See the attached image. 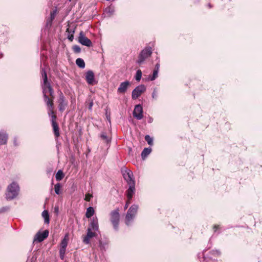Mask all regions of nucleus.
<instances>
[{"mask_svg":"<svg viewBox=\"0 0 262 262\" xmlns=\"http://www.w3.org/2000/svg\"><path fill=\"white\" fill-rule=\"evenodd\" d=\"M60 188H61V185H60V184L59 183H57L55 185V187H54L55 191V193L57 194H60Z\"/></svg>","mask_w":262,"mask_h":262,"instance_id":"nucleus-29","label":"nucleus"},{"mask_svg":"<svg viewBox=\"0 0 262 262\" xmlns=\"http://www.w3.org/2000/svg\"><path fill=\"white\" fill-rule=\"evenodd\" d=\"M146 90V88L144 85H140L137 86L132 92V98L136 99L138 98Z\"/></svg>","mask_w":262,"mask_h":262,"instance_id":"nucleus-8","label":"nucleus"},{"mask_svg":"<svg viewBox=\"0 0 262 262\" xmlns=\"http://www.w3.org/2000/svg\"><path fill=\"white\" fill-rule=\"evenodd\" d=\"M129 84L130 83L128 81L121 83L117 90L118 93L122 94L124 93L126 91Z\"/></svg>","mask_w":262,"mask_h":262,"instance_id":"nucleus-16","label":"nucleus"},{"mask_svg":"<svg viewBox=\"0 0 262 262\" xmlns=\"http://www.w3.org/2000/svg\"><path fill=\"white\" fill-rule=\"evenodd\" d=\"M160 68V64L159 63H157L155 66V70L153 72V74L152 77L150 78V80L153 81L158 76V73L159 72Z\"/></svg>","mask_w":262,"mask_h":262,"instance_id":"nucleus-19","label":"nucleus"},{"mask_svg":"<svg viewBox=\"0 0 262 262\" xmlns=\"http://www.w3.org/2000/svg\"><path fill=\"white\" fill-rule=\"evenodd\" d=\"M68 38L71 41H73L74 39V34H68Z\"/></svg>","mask_w":262,"mask_h":262,"instance_id":"nucleus-35","label":"nucleus"},{"mask_svg":"<svg viewBox=\"0 0 262 262\" xmlns=\"http://www.w3.org/2000/svg\"><path fill=\"white\" fill-rule=\"evenodd\" d=\"M93 195L91 194L88 193L85 195L84 200L86 201H90Z\"/></svg>","mask_w":262,"mask_h":262,"instance_id":"nucleus-33","label":"nucleus"},{"mask_svg":"<svg viewBox=\"0 0 262 262\" xmlns=\"http://www.w3.org/2000/svg\"><path fill=\"white\" fill-rule=\"evenodd\" d=\"M49 235V231L47 230L43 231L42 233L38 232L36 234L34 238V242H41Z\"/></svg>","mask_w":262,"mask_h":262,"instance_id":"nucleus-11","label":"nucleus"},{"mask_svg":"<svg viewBox=\"0 0 262 262\" xmlns=\"http://www.w3.org/2000/svg\"><path fill=\"white\" fill-rule=\"evenodd\" d=\"M8 135L5 133H0V144L4 145L7 143Z\"/></svg>","mask_w":262,"mask_h":262,"instance_id":"nucleus-18","label":"nucleus"},{"mask_svg":"<svg viewBox=\"0 0 262 262\" xmlns=\"http://www.w3.org/2000/svg\"><path fill=\"white\" fill-rule=\"evenodd\" d=\"M111 222L113 225L114 228L117 230L118 229L120 214L118 209L112 211L111 212Z\"/></svg>","mask_w":262,"mask_h":262,"instance_id":"nucleus-5","label":"nucleus"},{"mask_svg":"<svg viewBox=\"0 0 262 262\" xmlns=\"http://www.w3.org/2000/svg\"><path fill=\"white\" fill-rule=\"evenodd\" d=\"M138 209V206L133 205L128 210L125 216V224L129 226L134 219Z\"/></svg>","mask_w":262,"mask_h":262,"instance_id":"nucleus-3","label":"nucleus"},{"mask_svg":"<svg viewBox=\"0 0 262 262\" xmlns=\"http://www.w3.org/2000/svg\"><path fill=\"white\" fill-rule=\"evenodd\" d=\"M130 203V200H128V199H127V200L126 202V204H127V205H129V204Z\"/></svg>","mask_w":262,"mask_h":262,"instance_id":"nucleus-38","label":"nucleus"},{"mask_svg":"<svg viewBox=\"0 0 262 262\" xmlns=\"http://www.w3.org/2000/svg\"><path fill=\"white\" fill-rule=\"evenodd\" d=\"M156 96H157V95L156 94V92L154 91L152 93V97L154 98L156 97Z\"/></svg>","mask_w":262,"mask_h":262,"instance_id":"nucleus-37","label":"nucleus"},{"mask_svg":"<svg viewBox=\"0 0 262 262\" xmlns=\"http://www.w3.org/2000/svg\"><path fill=\"white\" fill-rule=\"evenodd\" d=\"M55 212H56L57 213H58V207H55Z\"/></svg>","mask_w":262,"mask_h":262,"instance_id":"nucleus-36","label":"nucleus"},{"mask_svg":"<svg viewBox=\"0 0 262 262\" xmlns=\"http://www.w3.org/2000/svg\"><path fill=\"white\" fill-rule=\"evenodd\" d=\"M42 216L44 218L45 223L48 224L50 221L48 211L47 210H44L42 213Z\"/></svg>","mask_w":262,"mask_h":262,"instance_id":"nucleus-23","label":"nucleus"},{"mask_svg":"<svg viewBox=\"0 0 262 262\" xmlns=\"http://www.w3.org/2000/svg\"><path fill=\"white\" fill-rule=\"evenodd\" d=\"M55 14H56V12L54 11L51 12L50 19V20H48V21H47L48 25L49 24L50 26L51 25L52 21L55 18Z\"/></svg>","mask_w":262,"mask_h":262,"instance_id":"nucleus-26","label":"nucleus"},{"mask_svg":"<svg viewBox=\"0 0 262 262\" xmlns=\"http://www.w3.org/2000/svg\"><path fill=\"white\" fill-rule=\"evenodd\" d=\"M69 241V236L68 234H67L63 239L61 241L60 243V248L59 250V255L60 258L63 260L64 257V254L66 252V248L68 245V243Z\"/></svg>","mask_w":262,"mask_h":262,"instance_id":"nucleus-6","label":"nucleus"},{"mask_svg":"<svg viewBox=\"0 0 262 262\" xmlns=\"http://www.w3.org/2000/svg\"><path fill=\"white\" fill-rule=\"evenodd\" d=\"M89 228H91V231H98L99 229L98 227V219L97 217H93V220H92L91 224H90V227Z\"/></svg>","mask_w":262,"mask_h":262,"instance_id":"nucleus-17","label":"nucleus"},{"mask_svg":"<svg viewBox=\"0 0 262 262\" xmlns=\"http://www.w3.org/2000/svg\"><path fill=\"white\" fill-rule=\"evenodd\" d=\"M215 253H216V254H220V253H219V252H218V251H215Z\"/></svg>","mask_w":262,"mask_h":262,"instance_id":"nucleus-44","label":"nucleus"},{"mask_svg":"<svg viewBox=\"0 0 262 262\" xmlns=\"http://www.w3.org/2000/svg\"><path fill=\"white\" fill-rule=\"evenodd\" d=\"M111 8L110 7H108L106 9V11H107L108 10V12H111ZM113 11V10L111 11V12Z\"/></svg>","mask_w":262,"mask_h":262,"instance_id":"nucleus-39","label":"nucleus"},{"mask_svg":"<svg viewBox=\"0 0 262 262\" xmlns=\"http://www.w3.org/2000/svg\"><path fill=\"white\" fill-rule=\"evenodd\" d=\"M73 50L74 52L76 53H78L80 52V51H81L80 48L77 45L74 46L73 47Z\"/></svg>","mask_w":262,"mask_h":262,"instance_id":"nucleus-30","label":"nucleus"},{"mask_svg":"<svg viewBox=\"0 0 262 262\" xmlns=\"http://www.w3.org/2000/svg\"><path fill=\"white\" fill-rule=\"evenodd\" d=\"M128 207V205H127V204H125V206H124V209H126Z\"/></svg>","mask_w":262,"mask_h":262,"instance_id":"nucleus-40","label":"nucleus"},{"mask_svg":"<svg viewBox=\"0 0 262 262\" xmlns=\"http://www.w3.org/2000/svg\"><path fill=\"white\" fill-rule=\"evenodd\" d=\"M78 41L81 45L90 47L92 46V42L90 39L86 37L83 34L82 31H81L78 36Z\"/></svg>","mask_w":262,"mask_h":262,"instance_id":"nucleus-7","label":"nucleus"},{"mask_svg":"<svg viewBox=\"0 0 262 262\" xmlns=\"http://www.w3.org/2000/svg\"><path fill=\"white\" fill-rule=\"evenodd\" d=\"M96 233L91 231V228H88L87 230V234L83 238V242L84 244H89L90 243V238L95 236Z\"/></svg>","mask_w":262,"mask_h":262,"instance_id":"nucleus-15","label":"nucleus"},{"mask_svg":"<svg viewBox=\"0 0 262 262\" xmlns=\"http://www.w3.org/2000/svg\"><path fill=\"white\" fill-rule=\"evenodd\" d=\"M141 77H142V72L140 70H138L136 72V77H135L136 80L137 81H139L141 80Z\"/></svg>","mask_w":262,"mask_h":262,"instance_id":"nucleus-27","label":"nucleus"},{"mask_svg":"<svg viewBox=\"0 0 262 262\" xmlns=\"http://www.w3.org/2000/svg\"><path fill=\"white\" fill-rule=\"evenodd\" d=\"M85 79L90 85H93L97 83V81L95 79L94 73L91 70H89L85 73Z\"/></svg>","mask_w":262,"mask_h":262,"instance_id":"nucleus-9","label":"nucleus"},{"mask_svg":"<svg viewBox=\"0 0 262 262\" xmlns=\"http://www.w3.org/2000/svg\"><path fill=\"white\" fill-rule=\"evenodd\" d=\"M123 176L124 179L126 180L128 184H130L131 182H135L133 179V173L132 171L129 169H125L123 171Z\"/></svg>","mask_w":262,"mask_h":262,"instance_id":"nucleus-12","label":"nucleus"},{"mask_svg":"<svg viewBox=\"0 0 262 262\" xmlns=\"http://www.w3.org/2000/svg\"><path fill=\"white\" fill-rule=\"evenodd\" d=\"M14 143L15 145H17V144L16 143V140L15 139L14 141Z\"/></svg>","mask_w":262,"mask_h":262,"instance_id":"nucleus-43","label":"nucleus"},{"mask_svg":"<svg viewBox=\"0 0 262 262\" xmlns=\"http://www.w3.org/2000/svg\"><path fill=\"white\" fill-rule=\"evenodd\" d=\"M50 116H51L52 124H53L54 122H56V120L57 117H56V115H55L54 113L51 114Z\"/></svg>","mask_w":262,"mask_h":262,"instance_id":"nucleus-31","label":"nucleus"},{"mask_svg":"<svg viewBox=\"0 0 262 262\" xmlns=\"http://www.w3.org/2000/svg\"><path fill=\"white\" fill-rule=\"evenodd\" d=\"M208 6H209V7L210 8H211L210 4H209V5H208Z\"/></svg>","mask_w":262,"mask_h":262,"instance_id":"nucleus-45","label":"nucleus"},{"mask_svg":"<svg viewBox=\"0 0 262 262\" xmlns=\"http://www.w3.org/2000/svg\"><path fill=\"white\" fill-rule=\"evenodd\" d=\"M219 227V226L217 225H215L214 226V229L215 230V231L216 230V229Z\"/></svg>","mask_w":262,"mask_h":262,"instance_id":"nucleus-42","label":"nucleus"},{"mask_svg":"<svg viewBox=\"0 0 262 262\" xmlns=\"http://www.w3.org/2000/svg\"><path fill=\"white\" fill-rule=\"evenodd\" d=\"M129 185V188L126 191L127 198L128 200H131L135 191V182H131Z\"/></svg>","mask_w":262,"mask_h":262,"instance_id":"nucleus-13","label":"nucleus"},{"mask_svg":"<svg viewBox=\"0 0 262 262\" xmlns=\"http://www.w3.org/2000/svg\"><path fill=\"white\" fill-rule=\"evenodd\" d=\"M76 64L80 68H84L85 67V62L81 58H77L76 60Z\"/></svg>","mask_w":262,"mask_h":262,"instance_id":"nucleus-24","label":"nucleus"},{"mask_svg":"<svg viewBox=\"0 0 262 262\" xmlns=\"http://www.w3.org/2000/svg\"><path fill=\"white\" fill-rule=\"evenodd\" d=\"M152 53L151 47H146L143 49L139 55L137 63L139 65L142 64L144 61L149 57Z\"/></svg>","mask_w":262,"mask_h":262,"instance_id":"nucleus-4","label":"nucleus"},{"mask_svg":"<svg viewBox=\"0 0 262 262\" xmlns=\"http://www.w3.org/2000/svg\"><path fill=\"white\" fill-rule=\"evenodd\" d=\"M54 133L56 137H58L59 136V127L58 125L57 122H54L53 124H52Z\"/></svg>","mask_w":262,"mask_h":262,"instance_id":"nucleus-21","label":"nucleus"},{"mask_svg":"<svg viewBox=\"0 0 262 262\" xmlns=\"http://www.w3.org/2000/svg\"><path fill=\"white\" fill-rule=\"evenodd\" d=\"M92 105H93V103L91 102L90 104V105H89V108L91 109V107H92Z\"/></svg>","mask_w":262,"mask_h":262,"instance_id":"nucleus-41","label":"nucleus"},{"mask_svg":"<svg viewBox=\"0 0 262 262\" xmlns=\"http://www.w3.org/2000/svg\"><path fill=\"white\" fill-rule=\"evenodd\" d=\"M66 32L68 33V34H74L75 31L73 29L68 28H67Z\"/></svg>","mask_w":262,"mask_h":262,"instance_id":"nucleus-34","label":"nucleus"},{"mask_svg":"<svg viewBox=\"0 0 262 262\" xmlns=\"http://www.w3.org/2000/svg\"><path fill=\"white\" fill-rule=\"evenodd\" d=\"M41 75L43 79V84L42 85V92L43 94L44 100L48 108V115H51V114H54V104L53 100L50 99L47 95V93L49 92L50 95L52 97H53L54 91L51 87L50 82L48 81L47 74L45 69H42Z\"/></svg>","mask_w":262,"mask_h":262,"instance_id":"nucleus-1","label":"nucleus"},{"mask_svg":"<svg viewBox=\"0 0 262 262\" xmlns=\"http://www.w3.org/2000/svg\"><path fill=\"white\" fill-rule=\"evenodd\" d=\"M70 1H71V0H69Z\"/></svg>","mask_w":262,"mask_h":262,"instance_id":"nucleus-46","label":"nucleus"},{"mask_svg":"<svg viewBox=\"0 0 262 262\" xmlns=\"http://www.w3.org/2000/svg\"><path fill=\"white\" fill-rule=\"evenodd\" d=\"M145 140L148 143L149 145H152L153 144V140L152 138H151L149 135H146L145 137Z\"/></svg>","mask_w":262,"mask_h":262,"instance_id":"nucleus-28","label":"nucleus"},{"mask_svg":"<svg viewBox=\"0 0 262 262\" xmlns=\"http://www.w3.org/2000/svg\"><path fill=\"white\" fill-rule=\"evenodd\" d=\"M151 149L150 148H145L142 152L141 156L143 159L145 158L151 152Z\"/></svg>","mask_w":262,"mask_h":262,"instance_id":"nucleus-22","label":"nucleus"},{"mask_svg":"<svg viewBox=\"0 0 262 262\" xmlns=\"http://www.w3.org/2000/svg\"><path fill=\"white\" fill-rule=\"evenodd\" d=\"M64 177L63 173L61 170H59L56 174L55 178L57 181H60Z\"/></svg>","mask_w":262,"mask_h":262,"instance_id":"nucleus-25","label":"nucleus"},{"mask_svg":"<svg viewBox=\"0 0 262 262\" xmlns=\"http://www.w3.org/2000/svg\"><path fill=\"white\" fill-rule=\"evenodd\" d=\"M133 116L138 120H141L143 118V108L140 104L135 106L133 112Z\"/></svg>","mask_w":262,"mask_h":262,"instance_id":"nucleus-10","label":"nucleus"},{"mask_svg":"<svg viewBox=\"0 0 262 262\" xmlns=\"http://www.w3.org/2000/svg\"><path fill=\"white\" fill-rule=\"evenodd\" d=\"M95 213V210L92 207H89L86 209L85 216L87 218L91 217Z\"/></svg>","mask_w":262,"mask_h":262,"instance_id":"nucleus-20","label":"nucleus"},{"mask_svg":"<svg viewBox=\"0 0 262 262\" xmlns=\"http://www.w3.org/2000/svg\"><path fill=\"white\" fill-rule=\"evenodd\" d=\"M101 138L104 140L106 142H108L109 140L108 139V137L106 135L105 133H103L101 135Z\"/></svg>","mask_w":262,"mask_h":262,"instance_id":"nucleus-32","label":"nucleus"},{"mask_svg":"<svg viewBox=\"0 0 262 262\" xmlns=\"http://www.w3.org/2000/svg\"><path fill=\"white\" fill-rule=\"evenodd\" d=\"M19 186L15 182L12 183L8 186L7 192L6 193V199L7 200H12L14 199L18 193Z\"/></svg>","mask_w":262,"mask_h":262,"instance_id":"nucleus-2","label":"nucleus"},{"mask_svg":"<svg viewBox=\"0 0 262 262\" xmlns=\"http://www.w3.org/2000/svg\"><path fill=\"white\" fill-rule=\"evenodd\" d=\"M59 110L60 111H63L65 110L68 105L67 102L65 100V98L62 94L59 96L58 99Z\"/></svg>","mask_w":262,"mask_h":262,"instance_id":"nucleus-14","label":"nucleus"}]
</instances>
